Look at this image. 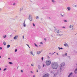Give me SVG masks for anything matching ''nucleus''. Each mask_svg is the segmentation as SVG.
Masks as SVG:
<instances>
[{
    "label": "nucleus",
    "mask_w": 77,
    "mask_h": 77,
    "mask_svg": "<svg viewBox=\"0 0 77 77\" xmlns=\"http://www.w3.org/2000/svg\"><path fill=\"white\" fill-rule=\"evenodd\" d=\"M52 2L53 3H55V1H54V0H52Z\"/></svg>",
    "instance_id": "35"
},
{
    "label": "nucleus",
    "mask_w": 77,
    "mask_h": 77,
    "mask_svg": "<svg viewBox=\"0 0 77 77\" xmlns=\"http://www.w3.org/2000/svg\"><path fill=\"white\" fill-rule=\"evenodd\" d=\"M62 32L61 31V32L60 33H57V35L58 36H63V34H62V33H61Z\"/></svg>",
    "instance_id": "7"
},
{
    "label": "nucleus",
    "mask_w": 77,
    "mask_h": 77,
    "mask_svg": "<svg viewBox=\"0 0 77 77\" xmlns=\"http://www.w3.org/2000/svg\"><path fill=\"white\" fill-rule=\"evenodd\" d=\"M65 66V63L63 62L60 65V69L61 70H63L64 69V66Z\"/></svg>",
    "instance_id": "2"
},
{
    "label": "nucleus",
    "mask_w": 77,
    "mask_h": 77,
    "mask_svg": "<svg viewBox=\"0 0 77 77\" xmlns=\"http://www.w3.org/2000/svg\"><path fill=\"white\" fill-rule=\"evenodd\" d=\"M57 55H59V54H58V53H57Z\"/></svg>",
    "instance_id": "49"
},
{
    "label": "nucleus",
    "mask_w": 77,
    "mask_h": 77,
    "mask_svg": "<svg viewBox=\"0 0 77 77\" xmlns=\"http://www.w3.org/2000/svg\"><path fill=\"white\" fill-rule=\"evenodd\" d=\"M7 69V68H5V69H4L3 70V71H6V70Z\"/></svg>",
    "instance_id": "29"
},
{
    "label": "nucleus",
    "mask_w": 77,
    "mask_h": 77,
    "mask_svg": "<svg viewBox=\"0 0 77 77\" xmlns=\"http://www.w3.org/2000/svg\"><path fill=\"white\" fill-rule=\"evenodd\" d=\"M39 47H41V45H39Z\"/></svg>",
    "instance_id": "53"
},
{
    "label": "nucleus",
    "mask_w": 77,
    "mask_h": 77,
    "mask_svg": "<svg viewBox=\"0 0 77 77\" xmlns=\"http://www.w3.org/2000/svg\"><path fill=\"white\" fill-rule=\"evenodd\" d=\"M51 60H47L46 61V65L48 66L50 65L51 64Z\"/></svg>",
    "instance_id": "3"
},
{
    "label": "nucleus",
    "mask_w": 77,
    "mask_h": 77,
    "mask_svg": "<svg viewBox=\"0 0 77 77\" xmlns=\"http://www.w3.org/2000/svg\"><path fill=\"white\" fill-rule=\"evenodd\" d=\"M9 64H10V65H12V64H13V63L11 62H9Z\"/></svg>",
    "instance_id": "28"
},
{
    "label": "nucleus",
    "mask_w": 77,
    "mask_h": 77,
    "mask_svg": "<svg viewBox=\"0 0 77 77\" xmlns=\"http://www.w3.org/2000/svg\"><path fill=\"white\" fill-rule=\"evenodd\" d=\"M68 44H66V42H65L64 46H65V47H67V46H68Z\"/></svg>",
    "instance_id": "15"
},
{
    "label": "nucleus",
    "mask_w": 77,
    "mask_h": 77,
    "mask_svg": "<svg viewBox=\"0 0 77 77\" xmlns=\"http://www.w3.org/2000/svg\"><path fill=\"white\" fill-rule=\"evenodd\" d=\"M67 53H65L64 54H63L62 55V56L63 57H65L66 56H67Z\"/></svg>",
    "instance_id": "12"
},
{
    "label": "nucleus",
    "mask_w": 77,
    "mask_h": 77,
    "mask_svg": "<svg viewBox=\"0 0 77 77\" xmlns=\"http://www.w3.org/2000/svg\"><path fill=\"white\" fill-rule=\"evenodd\" d=\"M53 54H54V53H52L51 54V55H53Z\"/></svg>",
    "instance_id": "46"
},
{
    "label": "nucleus",
    "mask_w": 77,
    "mask_h": 77,
    "mask_svg": "<svg viewBox=\"0 0 77 77\" xmlns=\"http://www.w3.org/2000/svg\"><path fill=\"white\" fill-rule=\"evenodd\" d=\"M21 72H22V73H23V70H21L20 71Z\"/></svg>",
    "instance_id": "37"
},
{
    "label": "nucleus",
    "mask_w": 77,
    "mask_h": 77,
    "mask_svg": "<svg viewBox=\"0 0 77 77\" xmlns=\"http://www.w3.org/2000/svg\"><path fill=\"white\" fill-rule=\"evenodd\" d=\"M54 31L55 33H60L61 31H59L58 29H54Z\"/></svg>",
    "instance_id": "4"
},
{
    "label": "nucleus",
    "mask_w": 77,
    "mask_h": 77,
    "mask_svg": "<svg viewBox=\"0 0 77 77\" xmlns=\"http://www.w3.org/2000/svg\"><path fill=\"white\" fill-rule=\"evenodd\" d=\"M12 36V35H10V36Z\"/></svg>",
    "instance_id": "61"
},
{
    "label": "nucleus",
    "mask_w": 77,
    "mask_h": 77,
    "mask_svg": "<svg viewBox=\"0 0 77 77\" xmlns=\"http://www.w3.org/2000/svg\"><path fill=\"white\" fill-rule=\"evenodd\" d=\"M17 38H18V36H16L14 37V39L15 40H17Z\"/></svg>",
    "instance_id": "16"
},
{
    "label": "nucleus",
    "mask_w": 77,
    "mask_h": 77,
    "mask_svg": "<svg viewBox=\"0 0 77 77\" xmlns=\"http://www.w3.org/2000/svg\"><path fill=\"white\" fill-rule=\"evenodd\" d=\"M5 67H7V66H5Z\"/></svg>",
    "instance_id": "62"
},
{
    "label": "nucleus",
    "mask_w": 77,
    "mask_h": 77,
    "mask_svg": "<svg viewBox=\"0 0 77 77\" xmlns=\"http://www.w3.org/2000/svg\"><path fill=\"white\" fill-rule=\"evenodd\" d=\"M33 77H35V75H33Z\"/></svg>",
    "instance_id": "50"
},
{
    "label": "nucleus",
    "mask_w": 77,
    "mask_h": 77,
    "mask_svg": "<svg viewBox=\"0 0 77 77\" xmlns=\"http://www.w3.org/2000/svg\"><path fill=\"white\" fill-rule=\"evenodd\" d=\"M28 19L30 20L31 21H32V15L31 14H29V16Z\"/></svg>",
    "instance_id": "5"
},
{
    "label": "nucleus",
    "mask_w": 77,
    "mask_h": 77,
    "mask_svg": "<svg viewBox=\"0 0 77 77\" xmlns=\"http://www.w3.org/2000/svg\"><path fill=\"white\" fill-rule=\"evenodd\" d=\"M15 4H16L15 3H14L13 4V5H15Z\"/></svg>",
    "instance_id": "44"
},
{
    "label": "nucleus",
    "mask_w": 77,
    "mask_h": 77,
    "mask_svg": "<svg viewBox=\"0 0 77 77\" xmlns=\"http://www.w3.org/2000/svg\"><path fill=\"white\" fill-rule=\"evenodd\" d=\"M1 70H2V69H1V68H0V71H1Z\"/></svg>",
    "instance_id": "57"
},
{
    "label": "nucleus",
    "mask_w": 77,
    "mask_h": 77,
    "mask_svg": "<svg viewBox=\"0 0 77 77\" xmlns=\"http://www.w3.org/2000/svg\"><path fill=\"white\" fill-rule=\"evenodd\" d=\"M63 21H64V22H65V23H67V20H64Z\"/></svg>",
    "instance_id": "27"
},
{
    "label": "nucleus",
    "mask_w": 77,
    "mask_h": 77,
    "mask_svg": "<svg viewBox=\"0 0 77 77\" xmlns=\"http://www.w3.org/2000/svg\"><path fill=\"white\" fill-rule=\"evenodd\" d=\"M75 73L77 74V68H76L74 71Z\"/></svg>",
    "instance_id": "18"
},
{
    "label": "nucleus",
    "mask_w": 77,
    "mask_h": 77,
    "mask_svg": "<svg viewBox=\"0 0 77 77\" xmlns=\"http://www.w3.org/2000/svg\"><path fill=\"white\" fill-rule=\"evenodd\" d=\"M55 39H57V37H55Z\"/></svg>",
    "instance_id": "55"
},
{
    "label": "nucleus",
    "mask_w": 77,
    "mask_h": 77,
    "mask_svg": "<svg viewBox=\"0 0 77 77\" xmlns=\"http://www.w3.org/2000/svg\"><path fill=\"white\" fill-rule=\"evenodd\" d=\"M28 47L29 48H30V46H29V45H28Z\"/></svg>",
    "instance_id": "48"
},
{
    "label": "nucleus",
    "mask_w": 77,
    "mask_h": 77,
    "mask_svg": "<svg viewBox=\"0 0 77 77\" xmlns=\"http://www.w3.org/2000/svg\"><path fill=\"white\" fill-rule=\"evenodd\" d=\"M17 49H16L15 50V52H17Z\"/></svg>",
    "instance_id": "38"
},
{
    "label": "nucleus",
    "mask_w": 77,
    "mask_h": 77,
    "mask_svg": "<svg viewBox=\"0 0 77 77\" xmlns=\"http://www.w3.org/2000/svg\"><path fill=\"white\" fill-rule=\"evenodd\" d=\"M72 6L74 7V8H77V5H73Z\"/></svg>",
    "instance_id": "19"
},
{
    "label": "nucleus",
    "mask_w": 77,
    "mask_h": 77,
    "mask_svg": "<svg viewBox=\"0 0 77 77\" xmlns=\"http://www.w3.org/2000/svg\"><path fill=\"white\" fill-rule=\"evenodd\" d=\"M23 8H20V11H23Z\"/></svg>",
    "instance_id": "22"
},
{
    "label": "nucleus",
    "mask_w": 77,
    "mask_h": 77,
    "mask_svg": "<svg viewBox=\"0 0 77 77\" xmlns=\"http://www.w3.org/2000/svg\"><path fill=\"white\" fill-rule=\"evenodd\" d=\"M63 28H65V27L64 26H63Z\"/></svg>",
    "instance_id": "54"
},
{
    "label": "nucleus",
    "mask_w": 77,
    "mask_h": 77,
    "mask_svg": "<svg viewBox=\"0 0 77 77\" xmlns=\"http://www.w3.org/2000/svg\"><path fill=\"white\" fill-rule=\"evenodd\" d=\"M22 37H23V39H24V36L23 35L22 36Z\"/></svg>",
    "instance_id": "41"
},
{
    "label": "nucleus",
    "mask_w": 77,
    "mask_h": 77,
    "mask_svg": "<svg viewBox=\"0 0 77 77\" xmlns=\"http://www.w3.org/2000/svg\"><path fill=\"white\" fill-rule=\"evenodd\" d=\"M68 58H69L70 59H71V57H70V56H68Z\"/></svg>",
    "instance_id": "39"
},
{
    "label": "nucleus",
    "mask_w": 77,
    "mask_h": 77,
    "mask_svg": "<svg viewBox=\"0 0 77 77\" xmlns=\"http://www.w3.org/2000/svg\"><path fill=\"white\" fill-rule=\"evenodd\" d=\"M58 48L60 50V49H61V50H63V48H62L58 47Z\"/></svg>",
    "instance_id": "23"
},
{
    "label": "nucleus",
    "mask_w": 77,
    "mask_h": 77,
    "mask_svg": "<svg viewBox=\"0 0 77 77\" xmlns=\"http://www.w3.org/2000/svg\"><path fill=\"white\" fill-rule=\"evenodd\" d=\"M31 66H34L33 63H32L31 64Z\"/></svg>",
    "instance_id": "34"
},
{
    "label": "nucleus",
    "mask_w": 77,
    "mask_h": 77,
    "mask_svg": "<svg viewBox=\"0 0 77 77\" xmlns=\"http://www.w3.org/2000/svg\"><path fill=\"white\" fill-rule=\"evenodd\" d=\"M10 47V45H7V48H9Z\"/></svg>",
    "instance_id": "25"
},
{
    "label": "nucleus",
    "mask_w": 77,
    "mask_h": 77,
    "mask_svg": "<svg viewBox=\"0 0 77 77\" xmlns=\"http://www.w3.org/2000/svg\"><path fill=\"white\" fill-rule=\"evenodd\" d=\"M44 40H45V41H47V39H46V38H44Z\"/></svg>",
    "instance_id": "42"
},
{
    "label": "nucleus",
    "mask_w": 77,
    "mask_h": 77,
    "mask_svg": "<svg viewBox=\"0 0 77 77\" xmlns=\"http://www.w3.org/2000/svg\"><path fill=\"white\" fill-rule=\"evenodd\" d=\"M27 66H29V65H27Z\"/></svg>",
    "instance_id": "64"
},
{
    "label": "nucleus",
    "mask_w": 77,
    "mask_h": 77,
    "mask_svg": "<svg viewBox=\"0 0 77 77\" xmlns=\"http://www.w3.org/2000/svg\"><path fill=\"white\" fill-rule=\"evenodd\" d=\"M49 54H51V53H49Z\"/></svg>",
    "instance_id": "60"
},
{
    "label": "nucleus",
    "mask_w": 77,
    "mask_h": 77,
    "mask_svg": "<svg viewBox=\"0 0 77 77\" xmlns=\"http://www.w3.org/2000/svg\"><path fill=\"white\" fill-rule=\"evenodd\" d=\"M8 59H11V58H8Z\"/></svg>",
    "instance_id": "56"
},
{
    "label": "nucleus",
    "mask_w": 77,
    "mask_h": 77,
    "mask_svg": "<svg viewBox=\"0 0 77 77\" xmlns=\"http://www.w3.org/2000/svg\"><path fill=\"white\" fill-rule=\"evenodd\" d=\"M72 75H73V73L72 72H71L69 75L68 77H71Z\"/></svg>",
    "instance_id": "8"
},
{
    "label": "nucleus",
    "mask_w": 77,
    "mask_h": 77,
    "mask_svg": "<svg viewBox=\"0 0 77 77\" xmlns=\"http://www.w3.org/2000/svg\"><path fill=\"white\" fill-rule=\"evenodd\" d=\"M7 36L6 35H5L3 36V38H6Z\"/></svg>",
    "instance_id": "26"
},
{
    "label": "nucleus",
    "mask_w": 77,
    "mask_h": 77,
    "mask_svg": "<svg viewBox=\"0 0 77 77\" xmlns=\"http://www.w3.org/2000/svg\"><path fill=\"white\" fill-rule=\"evenodd\" d=\"M57 73H56L55 74H54V77H56V76H57Z\"/></svg>",
    "instance_id": "24"
},
{
    "label": "nucleus",
    "mask_w": 77,
    "mask_h": 77,
    "mask_svg": "<svg viewBox=\"0 0 77 77\" xmlns=\"http://www.w3.org/2000/svg\"><path fill=\"white\" fill-rule=\"evenodd\" d=\"M61 17H65V14L63 13V14H61L60 15Z\"/></svg>",
    "instance_id": "17"
},
{
    "label": "nucleus",
    "mask_w": 77,
    "mask_h": 77,
    "mask_svg": "<svg viewBox=\"0 0 77 77\" xmlns=\"http://www.w3.org/2000/svg\"><path fill=\"white\" fill-rule=\"evenodd\" d=\"M47 58L48 59H50V57H49V56L48 55V56H47Z\"/></svg>",
    "instance_id": "36"
},
{
    "label": "nucleus",
    "mask_w": 77,
    "mask_h": 77,
    "mask_svg": "<svg viewBox=\"0 0 77 77\" xmlns=\"http://www.w3.org/2000/svg\"><path fill=\"white\" fill-rule=\"evenodd\" d=\"M23 27H26V20H24L23 23Z\"/></svg>",
    "instance_id": "9"
},
{
    "label": "nucleus",
    "mask_w": 77,
    "mask_h": 77,
    "mask_svg": "<svg viewBox=\"0 0 77 77\" xmlns=\"http://www.w3.org/2000/svg\"><path fill=\"white\" fill-rule=\"evenodd\" d=\"M37 72H38V70H37Z\"/></svg>",
    "instance_id": "58"
},
{
    "label": "nucleus",
    "mask_w": 77,
    "mask_h": 77,
    "mask_svg": "<svg viewBox=\"0 0 77 77\" xmlns=\"http://www.w3.org/2000/svg\"><path fill=\"white\" fill-rule=\"evenodd\" d=\"M29 53L30 54H31L32 56H35V54H33V52H32V51H29Z\"/></svg>",
    "instance_id": "11"
},
{
    "label": "nucleus",
    "mask_w": 77,
    "mask_h": 77,
    "mask_svg": "<svg viewBox=\"0 0 77 77\" xmlns=\"http://www.w3.org/2000/svg\"><path fill=\"white\" fill-rule=\"evenodd\" d=\"M69 28L70 30H73V26L72 25H70L69 27Z\"/></svg>",
    "instance_id": "6"
},
{
    "label": "nucleus",
    "mask_w": 77,
    "mask_h": 77,
    "mask_svg": "<svg viewBox=\"0 0 77 77\" xmlns=\"http://www.w3.org/2000/svg\"><path fill=\"white\" fill-rule=\"evenodd\" d=\"M34 45L35 47H38V46H37V45H36V43H34Z\"/></svg>",
    "instance_id": "20"
},
{
    "label": "nucleus",
    "mask_w": 77,
    "mask_h": 77,
    "mask_svg": "<svg viewBox=\"0 0 77 77\" xmlns=\"http://www.w3.org/2000/svg\"><path fill=\"white\" fill-rule=\"evenodd\" d=\"M32 25L34 27H35V23H32Z\"/></svg>",
    "instance_id": "33"
},
{
    "label": "nucleus",
    "mask_w": 77,
    "mask_h": 77,
    "mask_svg": "<svg viewBox=\"0 0 77 77\" xmlns=\"http://www.w3.org/2000/svg\"><path fill=\"white\" fill-rule=\"evenodd\" d=\"M48 18H49V19H51V17H48Z\"/></svg>",
    "instance_id": "47"
},
{
    "label": "nucleus",
    "mask_w": 77,
    "mask_h": 77,
    "mask_svg": "<svg viewBox=\"0 0 77 77\" xmlns=\"http://www.w3.org/2000/svg\"><path fill=\"white\" fill-rule=\"evenodd\" d=\"M66 8L68 10V11H70L71 10V8H70V7H68Z\"/></svg>",
    "instance_id": "14"
},
{
    "label": "nucleus",
    "mask_w": 77,
    "mask_h": 77,
    "mask_svg": "<svg viewBox=\"0 0 77 77\" xmlns=\"http://www.w3.org/2000/svg\"><path fill=\"white\" fill-rule=\"evenodd\" d=\"M56 53V52H54V53Z\"/></svg>",
    "instance_id": "63"
},
{
    "label": "nucleus",
    "mask_w": 77,
    "mask_h": 77,
    "mask_svg": "<svg viewBox=\"0 0 77 77\" xmlns=\"http://www.w3.org/2000/svg\"><path fill=\"white\" fill-rule=\"evenodd\" d=\"M44 66H45V65H44V64H43V67H44Z\"/></svg>",
    "instance_id": "45"
},
{
    "label": "nucleus",
    "mask_w": 77,
    "mask_h": 77,
    "mask_svg": "<svg viewBox=\"0 0 77 77\" xmlns=\"http://www.w3.org/2000/svg\"><path fill=\"white\" fill-rule=\"evenodd\" d=\"M2 47H0V50H2Z\"/></svg>",
    "instance_id": "43"
},
{
    "label": "nucleus",
    "mask_w": 77,
    "mask_h": 77,
    "mask_svg": "<svg viewBox=\"0 0 77 77\" xmlns=\"http://www.w3.org/2000/svg\"><path fill=\"white\" fill-rule=\"evenodd\" d=\"M26 45H27V46H28V45H28V44H27Z\"/></svg>",
    "instance_id": "59"
},
{
    "label": "nucleus",
    "mask_w": 77,
    "mask_h": 77,
    "mask_svg": "<svg viewBox=\"0 0 77 77\" xmlns=\"http://www.w3.org/2000/svg\"><path fill=\"white\" fill-rule=\"evenodd\" d=\"M38 69H40V68H41V66L39 65H38Z\"/></svg>",
    "instance_id": "32"
},
{
    "label": "nucleus",
    "mask_w": 77,
    "mask_h": 77,
    "mask_svg": "<svg viewBox=\"0 0 77 77\" xmlns=\"http://www.w3.org/2000/svg\"><path fill=\"white\" fill-rule=\"evenodd\" d=\"M31 73H33V72H32V71H31Z\"/></svg>",
    "instance_id": "51"
},
{
    "label": "nucleus",
    "mask_w": 77,
    "mask_h": 77,
    "mask_svg": "<svg viewBox=\"0 0 77 77\" xmlns=\"http://www.w3.org/2000/svg\"><path fill=\"white\" fill-rule=\"evenodd\" d=\"M41 52H42V51H37V54H41Z\"/></svg>",
    "instance_id": "13"
},
{
    "label": "nucleus",
    "mask_w": 77,
    "mask_h": 77,
    "mask_svg": "<svg viewBox=\"0 0 77 77\" xmlns=\"http://www.w3.org/2000/svg\"><path fill=\"white\" fill-rule=\"evenodd\" d=\"M42 60V61H43L44 60V57H42V59H41Z\"/></svg>",
    "instance_id": "30"
},
{
    "label": "nucleus",
    "mask_w": 77,
    "mask_h": 77,
    "mask_svg": "<svg viewBox=\"0 0 77 77\" xmlns=\"http://www.w3.org/2000/svg\"><path fill=\"white\" fill-rule=\"evenodd\" d=\"M35 18H36V19H39V17L36 16L35 17Z\"/></svg>",
    "instance_id": "31"
},
{
    "label": "nucleus",
    "mask_w": 77,
    "mask_h": 77,
    "mask_svg": "<svg viewBox=\"0 0 77 77\" xmlns=\"http://www.w3.org/2000/svg\"><path fill=\"white\" fill-rule=\"evenodd\" d=\"M40 44H42V45H43V43L42 42H41L40 43Z\"/></svg>",
    "instance_id": "40"
},
{
    "label": "nucleus",
    "mask_w": 77,
    "mask_h": 77,
    "mask_svg": "<svg viewBox=\"0 0 77 77\" xmlns=\"http://www.w3.org/2000/svg\"><path fill=\"white\" fill-rule=\"evenodd\" d=\"M1 57H2V56H1V55H0V58H1Z\"/></svg>",
    "instance_id": "52"
},
{
    "label": "nucleus",
    "mask_w": 77,
    "mask_h": 77,
    "mask_svg": "<svg viewBox=\"0 0 77 77\" xmlns=\"http://www.w3.org/2000/svg\"><path fill=\"white\" fill-rule=\"evenodd\" d=\"M3 44L4 45H6V42H3Z\"/></svg>",
    "instance_id": "21"
},
{
    "label": "nucleus",
    "mask_w": 77,
    "mask_h": 77,
    "mask_svg": "<svg viewBox=\"0 0 77 77\" xmlns=\"http://www.w3.org/2000/svg\"><path fill=\"white\" fill-rule=\"evenodd\" d=\"M43 77H49V75L48 74H45L43 76Z\"/></svg>",
    "instance_id": "10"
},
{
    "label": "nucleus",
    "mask_w": 77,
    "mask_h": 77,
    "mask_svg": "<svg viewBox=\"0 0 77 77\" xmlns=\"http://www.w3.org/2000/svg\"><path fill=\"white\" fill-rule=\"evenodd\" d=\"M51 67L54 69H57L59 67V64L57 63L54 62L51 63Z\"/></svg>",
    "instance_id": "1"
}]
</instances>
